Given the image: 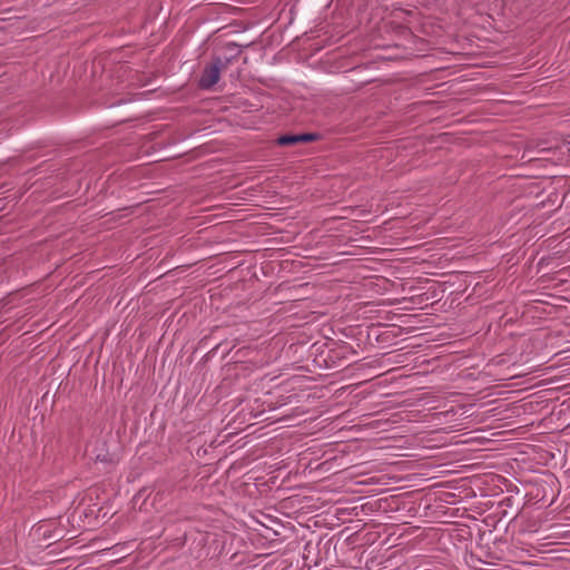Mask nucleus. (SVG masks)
Segmentation results:
<instances>
[{"mask_svg":"<svg viewBox=\"0 0 570 570\" xmlns=\"http://www.w3.org/2000/svg\"><path fill=\"white\" fill-rule=\"evenodd\" d=\"M236 43H228L227 49L236 50V52L230 53L229 57H214L212 62L206 66L203 70L202 77L199 79V86L203 89H209L214 85H216L220 78V72L227 69L228 65L238 57L240 50L237 49Z\"/></svg>","mask_w":570,"mask_h":570,"instance_id":"nucleus-1","label":"nucleus"},{"mask_svg":"<svg viewBox=\"0 0 570 570\" xmlns=\"http://www.w3.org/2000/svg\"><path fill=\"white\" fill-rule=\"evenodd\" d=\"M277 145L279 146H294L298 144L297 135L286 134L277 138Z\"/></svg>","mask_w":570,"mask_h":570,"instance_id":"nucleus-2","label":"nucleus"},{"mask_svg":"<svg viewBox=\"0 0 570 570\" xmlns=\"http://www.w3.org/2000/svg\"><path fill=\"white\" fill-rule=\"evenodd\" d=\"M317 138H318L317 134L306 132V134L297 135L298 144H307V142L316 140Z\"/></svg>","mask_w":570,"mask_h":570,"instance_id":"nucleus-3","label":"nucleus"}]
</instances>
